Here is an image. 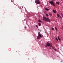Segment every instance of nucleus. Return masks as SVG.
<instances>
[{"label":"nucleus","mask_w":63,"mask_h":63,"mask_svg":"<svg viewBox=\"0 0 63 63\" xmlns=\"http://www.w3.org/2000/svg\"><path fill=\"white\" fill-rule=\"evenodd\" d=\"M25 28H26V27H25Z\"/></svg>","instance_id":"nucleus-25"},{"label":"nucleus","mask_w":63,"mask_h":63,"mask_svg":"<svg viewBox=\"0 0 63 63\" xmlns=\"http://www.w3.org/2000/svg\"><path fill=\"white\" fill-rule=\"evenodd\" d=\"M56 4H58V5H59V2L57 1L56 2Z\"/></svg>","instance_id":"nucleus-8"},{"label":"nucleus","mask_w":63,"mask_h":63,"mask_svg":"<svg viewBox=\"0 0 63 63\" xmlns=\"http://www.w3.org/2000/svg\"><path fill=\"white\" fill-rule=\"evenodd\" d=\"M35 3H37V4H40V0H36L35 1Z\"/></svg>","instance_id":"nucleus-3"},{"label":"nucleus","mask_w":63,"mask_h":63,"mask_svg":"<svg viewBox=\"0 0 63 63\" xmlns=\"http://www.w3.org/2000/svg\"><path fill=\"white\" fill-rule=\"evenodd\" d=\"M55 28L56 30H57V28L55 27Z\"/></svg>","instance_id":"nucleus-19"},{"label":"nucleus","mask_w":63,"mask_h":63,"mask_svg":"<svg viewBox=\"0 0 63 63\" xmlns=\"http://www.w3.org/2000/svg\"><path fill=\"white\" fill-rule=\"evenodd\" d=\"M37 39H40V36H38L37 37Z\"/></svg>","instance_id":"nucleus-7"},{"label":"nucleus","mask_w":63,"mask_h":63,"mask_svg":"<svg viewBox=\"0 0 63 63\" xmlns=\"http://www.w3.org/2000/svg\"><path fill=\"white\" fill-rule=\"evenodd\" d=\"M49 15H50V16L51 17V16H52V15L50 13L49 14Z\"/></svg>","instance_id":"nucleus-16"},{"label":"nucleus","mask_w":63,"mask_h":63,"mask_svg":"<svg viewBox=\"0 0 63 63\" xmlns=\"http://www.w3.org/2000/svg\"><path fill=\"white\" fill-rule=\"evenodd\" d=\"M51 47H50V49H51V48H50Z\"/></svg>","instance_id":"nucleus-24"},{"label":"nucleus","mask_w":63,"mask_h":63,"mask_svg":"<svg viewBox=\"0 0 63 63\" xmlns=\"http://www.w3.org/2000/svg\"><path fill=\"white\" fill-rule=\"evenodd\" d=\"M38 24L39 25V26H41V24L40 23H39Z\"/></svg>","instance_id":"nucleus-14"},{"label":"nucleus","mask_w":63,"mask_h":63,"mask_svg":"<svg viewBox=\"0 0 63 63\" xmlns=\"http://www.w3.org/2000/svg\"><path fill=\"white\" fill-rule=\"evenodd\" d=\"M58 40L59 41H60V38H59V36H58Z\"/></svg>","instance_id":"nucleus-13"},{"label":"nucleus","mask_w":63,"mask_h":63,"mask_svg":"<svg viewBox=\"0 0 63 63\" xmlns=\"http://www.w3.org/2000/svg\"><path fill=\"white\" fill-rule=\"evenodd\" d=\"M62 17H63V14L62 15Z\"/></svg>","instance_id":"nucleus-21"},{"label":"nucleus","mask_w":63,"mask_h":63,"mask_svg":"<svg viewBox=\"0 0 63 63\" xmlns=\"http://www.w3.org/2000/svg\"><path fill=\"white\" fill-rule=\"evenodd\" d=\"M46 44L47 45H45V47H47H47H49L50 46V44H49V43L48 42H47L46 43Z\"/></svg>","instance_id":"nucleus-4"},{"label":"nucleus","mask_w":63,"mask_h":63,"mask_svg":"<svg viewBox=\"0 0 63 63\" xmlns=\"http://www.w3.org/2000/svg\"><path fill=\"white\" fill-rule=\"evenodd\" d=\"M45 10H46V11H48L49 10V9H47V8H46Z\"/></svg>","instance_id":"nucleus-11"},{"label":"nucleus","mask_w":63,"mask_h":63,"mask_svg":"<svg viewBox=\"0 0 63 63\" xmlns=\"http://www.w3.org/2000/svg\"><path fill=\"white\" fill-rule=\"evenodd\" d=\"M38 36H39L40 38H41L42 37V36L41 35V34L40 33H38Z\"/></svg>","instance_id":"nucleus-5"},{"label":"nucleus","mask_w":63,"mask_h":63,"mask_svg":"<svg viewBox=\"0 0 63 63\" xmlns=\"http://www.w3.org/2000/svg\"><path fill=\"white\" fill-rule=\"evenodd\" d=\"M53 12L54 13H56V11L53 10Z\"/></svg>","instance_id":"nucleus-6"},{"label":"nucleus","mask_w":63,"mask_h":63,"mask_svg":"<svg viewBox=\"0 0 63 63\" xmlns=\"http://www.w3.org/2000/svg\"><path fill=\"white\" fill-rule=\"evenodd\" d=\"M56 40L57 41H58V39H57V38H56Z\"/></svg>","instance_id":"nucleus-15"},{"label":"nucleus","mask_w":63,"mask_h":63,"mask_svg":"<svg viewBox=\"0 0 63 63\" xmlns=\"http://www.w3.org/2000/svg\"><path fill=\"white\" fill-rule=\"evenodd\" d=\"M38 21L39 22H42V21L40 19L38 20Z\"/></svg>","instance_id":"nucleus-10"},{"label":"nucleus","mask_w":63,"mask_h":63,"mask_svg":"<svg viewBox=\"0 0 63 63\" xmlns=\"http://www.w3.org/2000/svg\"><path fill=\"white\" fill-rule=\"evenodd\" d=\"M36 27L38 28V25H36Z\"/></svg>","instance_id":"nucleus-20"},{"label":"nucleus","mask_w":63,"mask_h":63,"mask_svg":"<svg viewBox=\"0 0 63 63\" xmlns=\"http://www.w3.org/2000/svg\"><path fill=\"white\" fill-rule=\"evenodd\" d=\"M50 47H52V44L51 43L50 44Z\"/></svg>","instance_id":"nucleus-12"},{"label":"nucleus","mask_w":63,"mask_h":63,"mask_svg":"<svg viewBox=\"0 0 63 63\" xmlns=\"http://www.w3.org/2000/svg\"><path fill=\"white\" fill-rule=\"evenodd\" d=\"M51 29H52V30H54V28H51Z\"/></svg>","instance_id":"nucleus-18"},{"label":"nucleus","mask_w":63,"mask_h":63,"mask_svg":"<svg viewBox=\"0 0 63 63\" xmlns=\"http://www.w3.org/2000/svg\"><path fill=\"white\" fill-rule=\"evenodd\" d=\"M46 15L47 16H48V15L47 14H46Z\"/></svg>","instance_id":"nucleus-17"},{"label":"nucleus","mask_w":63,"mask_h":63,"mask_svg":"<svg viewBox=\"0 0 63 63\" xmlns=\"http://www.w3.org/2000/svg\"><path fill=\"white\" fill-rule=\"evenodd\" d=\"M57 15L58 16V17H60V15H59V14H57Z\"/></svg>","instance_id":"nucleus-9"},{"label":"nucleus","mask_w":63,"mask_h":63,"mask_svg":"<svg viewBox=\"0 0 63 63\" xmlns=\"http://www.w3.org/2000/svg\"><path fill=\"white\" fill-rule=\"evenodd\" d=\"M43 20H45V21H47L48 22H50V19L48 18H47L44 16L43 17Z\"/></svg>","instance_id":"nucleus-1"},{"label":"nucleus","mask_w":63,"mask_h":63,"mask_svg":"<svg viewBox=\"0 0 63 63\" xmlns=\"http://www.w3.org/2000/svg\"><path fill=\"white\" fill-rule=\"evenodd\" d=\"M11 2H13V0H12L11 1Z\"/></svg>","instance_id":"nucleus-22"},{"label":"nucleus","mask_w":63,"mask_h":63,"mask_svg":"<svg viewBox=\"0 0 63 63\" xmlns=\"http://www.w3.org/2000/svg\"><path fill=\"white\" fill-rule=\"evenodd\" d=\"M22 8H23V6H22Z\"/></svg>","instance_id":"nucleus-26"},{"label":"nucleus","mask_w":63,"mask_h":63,"mask_svg":"<svg viewBox=\"0 0 63 63\" xmlns=\"http://www.w3.org/2000/svg\"><path fill=\"white\" fill-rule=\"evenodd\" d=\"M40 31V32H41V31Z\"/></svg>","instance_id":"nucleus-27"},{"label":"nucleus","mask_w":63,"mask_h":63,"mask_svg":"<svg viewBox=\"0 0 63 63\" xmlns=\"http://www.w3.org/2000/svg\"><path fill=\"white\" fill-rule=\"evenodd\" d=\"M49 3L51 5H52L53 6H55L54 3L53 2V0L50 1L49 2Z\"/></svg>","instance_id":"nucleus-2"},{"label":"nucleus","mask_w":63,"mask_h":63,"mask_svg":"<svg viewBox=\"0 0 63 63\" xmlns=\"http://www.w3.org/2000/svg\"><path fill=\"white\" fill-rule=\"evenodd\" d=\"M60 19H61V18H61V17H60Z\"/></svg>","instance_id":"nucleus-23"}]
</instances>
